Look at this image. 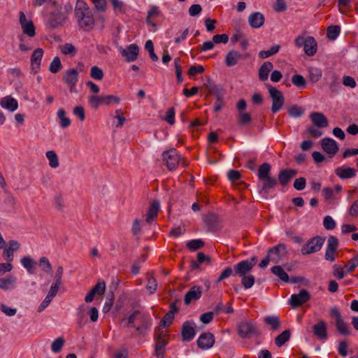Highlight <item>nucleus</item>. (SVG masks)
I'll return each mask as SVG.
<instances>
[{"mask_svg":"<svg viewBox=\"0 0 358 358\" xmlns=\"http://www.w3.org/2000/svg\"><path fill=\"white\" fill-rule=\"evenodd\" d=\"M75 14L79 26L85 31L91 30L94 25L93 15L84 0H78Z\"/></svg>","mask_w":358,"mask_h":358,"instance_id":"nucleus-1","label":"nucleus"},{"mask_svg":"<svg viewBox=\"0 0 358 358\" xmlns=\"http://www.w3.org/2000/svg\"><path fill=\"white\" fill-rule=\"evenodd\" d=\"M122 323L127 327H135L140 334H144L151 325V319L147 315L136 311L127 319H123Z\"/></svg>","mask_w":358,"mask_h":358,"instance_id":"nucleus-2","label":"nucleus"},{"mask_svg":"<svg viewBox=\"0 0 358 358\" xmlns=\"http://www.w3.org/2000/svg\"><path fill=\"white\" fill-rule=\"evenodd\" d=\"M297 48H303L304 52L308 56L314 55L317 50V42L313 36H298L294 40Z\"/></svg>","mask_w":358,"mask_h":358,"instance_id":"nucleus-3","label":"nucleus"},{"mask_svg":"<svg viewBox=\"0 0 358 358\" xmlns=\"http://www.w3.org/2000/svg\"><path fill=\"white\" fill-rule=\"evenodd\" d=\"M324 243V238L315 236L308 240L301 248V252L303 255H308L320 251Z\"/></svg>","mask_w":358,"mask_h":358,"instance_id":"nucleus-4","label":"nucleus"},{"mask_svg":"<svg viewBox=\"0 0 358 358\" xmlns=\"http://www.w3.org/2000/svg\"><path fill=\"white\" fill-rule=\"evenodd\" d=\"M257 262V257H253L250 260H243L234 266V275L242 277L250 274Z\"/></svg>","mask_w":358,"mask_h":358,"instance_id":"nucleus-5","label":"nucleus"},{"mask_svg":"<svg viewBox=\"0 0 358 358\" xmlns=\"http://www.w3.org/2000/svg\"><path fill=\"white\" fill-rule=\"evenodd\" d=\"M268 92L272 99L271 110L273 113L279 111L284 104V96L282 93L275 87L268 86Z\"/></svg>","mask_w":358,"mask_h":358,"instance_id":"nucleus-6","label":"nucleus"},{"mask_svg":"<svg viewBox=\"0 0 358 358\" xmlns=\"http://www.w3.org/2000/svg\"><path fill=\"white\" fill-rule=\"evenodd\" d=\"M163 159L169 170H174L181 162L182 158L177 150L171 148L163 152Z\"/></svg>","mask_w":358,"mask_h":358,"instance_id":"nucleus-7","label":"nucleus"},{"mask_svg":"<svg viewBox=\"0 0 358 358\" xmlns=\"http://www.w3.org/2000/svg\"><path fill=\"white\" fill-rule=\"evenodd\" d=\"M238 332L243 338H251L258 335V330L251 320L240 323L238 327Z\"/></svg>","mask_w":358,"mask_h":358,"instance_id":"nucleus-8","label":"nucleus"},{"mask_svg":"<svg viewBox=\"0 0 358 358\" xmlns=\"http://www.w3.org/2000/svg\"><path fill=\"white\" fill-rule=\"evenodd\" d=\"M44 55L42 48H38L34 50L30 58L31 73L37 74L41 70V62Z\"/></svg>","mask_w":358,"mask_h":358,"instance_id":"nucleus-9","label":"nucleus"},{"mask_svg":"<svg viewBox=\"0 0 358 358\" xmlns=\"http://www.w3.org/2000/svg\"><path fill=\"white\" fill-rule=\"evenodd\" d=\"M20 24L24 34L34 37L36 35V27L30 18L27 17L23 12H20Z\"/></svg>","mask_w":358,"mask_h":358,"instance_id":"nucleus-10","label":"nucleus"},{"mask_svg":"<svg viewBox=\"0 0 358 358\" xmlns=\"http://www.w3.org/2000/svg\"><path fill=\"white\" fill-rule=\"evenodd\" d=\"M268 255H271V260L273 263H278L283 259L287 255V247L284 243H280L270 248L268 250Z\"/></svg>","mask_w":358,"mask_h":358,"instance_id":"nucleus-11","label":"nucleus"},{"mask_svg":"<svg viewBox=\"0 0 358 358\" xmlns=\"http://www.w3.org/2000/svg\"><path fill=\"white\" fill-rule=\"evenodd\" d=\"M310 299L309 292L306 289H301L298 294L291 295L289 303L292 308H296L308 301Z\"/></svg>","mask_w":358,"mask_h":358,"instance_id":"nucleus-12","label":"nucleus"},{"mask_svg":"<svg viewBox=\"0 0 358 358\" xmlns=\"http://www.w3.org/2000/svg\"><path fill=\"white\" fill-rule=\"evenodd\" d=\"M338 239L336 237L331 236L328 238L327 245L326 251H325V255H324L326 260L331 262L335 261L336 254V251L338 249Z\"/></svg>","mask_w":358,"mask_h":358,"instance_id":"nucleus-13","label":"nucleus"},{"mask_svg":"<svg viewBox=\"0 0 358 358\" xmlns=\"http://www.w3.org/2000/svg\"><path fill=\"white\" fill-rule=\"evenodd\" d=\"M118 50L120 54L125 57L128 62L135 61L139 52V48L136 44H131L125 48L120 47Z\"/></svg>","mask_w":358,"mask_h":358,"instance_id":"nucleus-14","label":"nucleus"},{"mask_svg":"<svg viewBox=\"0 0 358 358\" xmlns=\"http://www.w3.org/2000/svg\"><path fill=\"white\" fill-rule=\"evenodd\" d=\"M215 343V337L210 332H205L201 334L197 339V345L202 350L211 348Z\"/></svg>","mask_w":358,"mask_h":358,"instance_id":"nucleus-15","label":"nucleus"},{"mask_svg":"<svg viewBox=\"0 0 358 358\" xmlns=\"http://www.w3.org/2000/svg\"><path fill=\"white\" fill-rule=\"evenodd\" d=\"M196 325L194 322L187 321L185 322L182 328V337L183 341H190L195 336Z\"/></svg>","mask_w":358,"mask_h":358,"instance_id":"nucleus-16","label":"nucleus"},{"mask_svg":"<svg viewBox=\"0 0 358 358\" xmlns=\"http://www.w3.org/2000/svg\"><path fill=\"white\" fill-rule=\"evenodd\" d=\"M314 335L320 341H326L327 339V327L324 321L320 320L315 324L313 327Z\"/></svg>","mask_w":358,"mask_h":358,"instance_id":"nucleus-17","label":"nucleus"},{"mask_svg":"<svg viewBox=\"0 0 358 358\" xmlns=\"http://www.w3.org/2000/svg\"><path fill=\"white\" fill-rule=\"evenodd\" d=\"M202 294V287L201 286H193L191 289L185 294L184 301L185 303L188 305L192 301L199 299Z\"/></svg>","mask_w":358,"mask_h":358,"instance_id":"nucleus-18","label":"nucleus"},{"mask_svg":"<svg viewBox=\"0 0 358 358\" xmlns=\"http://www.w3.org/2000/svg\"><path fill=\"white\" fill-rule=\"evenodd\" d=\"M321 146L325 152L331 155H334L338 150L336 141L331 138H323L321 141Z\"/></svg>","mask_w":358,"mask_h":358,"instance_id":"nucleus-19","label":"nucleus"},{"mask_svg":"<svg viewBox=\"0 0 358 358\" xmlns=\"http://www.w3.org/2000/svg\"><path fill=\"white\" fill-rule=\"evenodd\" d=\"M17 278L13 275H8L4 278H0V289L8 291L15 288Z\"/></svg>","mask_w":358,"mask_h":358,"instance_id":"nucleus-20","label":"nucleus"},{"mask_svg":"<svg viewBox=\"0 0 358 358\" xmlns=\"http://www.w3.org/2000/svg\"><path fill=\"white\" fill-rule=\"evenodd\" d=\"M262 183L261 189L259 193L263 194L264 198L266 199V194L270 189H273L277 185V180L275 178L268 177L260 180Z\"/></svg>","mask_w":358,"mask_h":358,"instance_id":"nucleus-21","label":"nucleus"},{"mask_svg":"<svg viewBox=\"0 0 358 358\" xmlns=\"http://www.w3.org/2000/svg\"><path fill=\"white\" fill-rule=\"evenodd\" d=\"M0 106L8 111L14 112L18 108V103L15 99L6 96L0 100Z\"/></svg>","mask_w":358,"mask_h":358,"instance_id":"nucleus-22","label":"nucleus"},{"mask_svg":"<svg viewBox=\"0 0 358 358\" xmlns=\"http://www.w3.org/2000/svg\"><path fill=\"white\" fill-rule=\"evenodd\" d=\"M310 118L314 125L317 127L324 128L328 125V120L322 113L314 112L310 115Z\"/></svg>","mask_w":358,"mask_h":358,"instance_id":"nucleus-23","label":"nucleus"},{"mask_svg":"<svg viewBox=\"0 0 358 358\" xmlns=\"http://www.w3.org/2000/svg\"><path fill=\"white\" fill-rule=\"evenodd\" d=\"M296 171L294 169H283L282 170L278 175V181L279 183L285 186L288 184L289 180L296 176Z\"/></svg>","mask_w":358,"mask_h":358,"instance_id":"nucleus-24","label":"nucleus"},{"mask_svg":"<svg viewBox=\"0 0 358 358\" xmlns=\"http://www.w3.org/2000/svg\"><path fill=\"white\" fill-rule=\"evenodd\" d=\"M248 23L251 27L258 29L264 23V16L259 12L252 13L248 17Z\"/></svg>","mask_w":358,"mask_h":358,"instance_id":"nucleus-25","label":"nucleus"},{"mask_svg":"<svg viewBox=\"0 0 358 358\" xmlns=\"http://www.w3.org/2000/svg\"><path fill=\"white\" fill-rule=\"evenodd\" d=\"M78 80V73L76 69H71L68 71L64 77V80L69 86L71 91L73 90V87H75Z\"/></svg>","mask_w":358,"mask_h":358,"instance_id":"nucleus-26","label":"nucleus"},{"mask_svg":"<svg viewBox=\"0 0 358 358\" xmlns=\"http://www.w3.org/2000/svg\"><path fill=\"white\" fill-rule=\"evenodd\" d=\"M242 55L234 50H230L226 55L225 64L227 66H234L236 65L241 59Z\"/></svg>","mask_w":358,"mask_h":358,"instance_id":"nucleus-27","label":"nucleus"},{"mask_svg":"<svg viewBox=\"0 0 358 358\" xmlns=\"http://www.w3.org/2000/svg\"><path fill=\"white\" fill-rule=\"evenodd\" d=\"M159 208L160 204L158 201H155L152 203L148 209L146 217V220L148 223H151L157 217Z\"/></svg>","mask_w":358,"mask_h":358,"instance_id":"nucleus-28","label":"nucleus"},{"mask_svg":"<svg viewBox=\"0 0 358 358\" xmlns=\"http://www.w3.org/2000/svg\"><path fill=\"white\" fill-rule=\"evenodd\" d=\"M273 65L270 62H264L259 70V78L261 80H266L269 73L272 71Z\"/></svg>","mask_w":358,"mask_h":358,"instance_id":"nucleus-29","label":"nucleus"},{"mask_svg":"<svg viewBox=\"0 0 358 358\" xmlns=\"http://www.w3.org/2000/svg\"><path fill=\"white\" fill-rule=\"evenodd\" d=\"M336 173L337 174V176L339 178L345 179V178H351L354 177L356 174V171L352 168H350V167L345 168V167L341 166V167H338V169H336Z\"/></svg>","mask_w":358,"mask_h":358,"instance_id":"nucleus-30","label":"nucleus"},{"mask_svg":"<svg viewBox=\"0 0 358 358\" xmlns=\"http://www.w3.org/2000/svg\"><path fill=\"white\" fill-rule=\"evenodd\" d=\"M45 157L48 160L49 166L52 169L59 166V161L57 154L54 150H48L45 152Z\"/></svg>","mask_w":358,"mask_h":358,"instance_id":"nucleus-31","label":"nucleus"},{"mask_svg":"<svg viewBox=\"0 0 358 358\" xmlns=\"http://www.w3.org/2000/svg\"><path fill=\"white\" fill-rule=\"evenodd\" d=\"M272 273L276 275L280 280L284 282H289V278L287 273L285 271L283 268L280 266H273L271 269Z\"/></svg>","mask_w":358,"mask_h":358,"instance_id":"nucleus-32","label":"nucleus"},{"mask_svg":"<svg viewBox=\"0 0 358 358\" xmlns=\"http://www.w3.org/2000/svg\"><path fill=\"white\" fill-rule=\"evenodd\" d=\"M105 95L94 94L88 97V102L92 108L97 109L101 105H104Z\"/></svg>","mask_w":358,"mask_h":358,"instance_id":"nucleus-33","label":"nucleus"},{"mask_svg":"<svg viewBox=\"0 0 358 358\" xmlns=\"http://www.w3.org/2000/svg\"><path fill=\"white\" fill-rule=\"evenodd\" d=\"M264 322L273 331L278 330L280 327V320L276 315L267 316L264 317Z\"/></svg>","mask_w":358,"mask_h":358,"instance_id":"nucleus-34","label":"nucleus"},{"mask_svg":"<svg viewBox=\"0 0 358 358\" xmlns=\"http://www.w3.org/2000/svg\"><path fill=\"white\" fill-rule=\"evenodd\" d=\"M21 265L27 270L28 273H33L32 269L36 262L29 256H24L20 259Z\"/></svg>","mask_w":358,"mask_h":358,"instance_id":"nucleus-35","label":"nucleus"},{"mask_svg":"<svg viewBox=\"0 0 358 358\" xmlns=\"http://www.w3.org/2000/svg\"><path fill=\"white\" fill-rule=\"evenodd\" d=\"M271 169V167L268 163L265 162L259 166L257 172V176L259 180H262L264 178L270 177Z\"/></svg>","mask_w":358,"mask_h":358,"instance_id":"nucleus-36","label":"nucleus"},{"mask_svg":"<svg viewBox=\"0 0 358 358\" xmlns=\"http://www.w3.org/2000/svg\"><path fill=\"white\" fill-rule=\"evenodd\" d=\"M169 343L167 334L165 332H160L156 336V345L155 348L158 349H164L166 345Z\"/></svg>","mask_w":358,"mask_h":358,"instance_id":"nucleus-37","label":"nucleus"},{"mask_svg":"<svg viewBox=\"0 0 358 358\" xmlns=\"http://www.w3.org/2000/svg\"><path fill=\"white\" fill-rule=\"evenodd\" d=\"M60 50L62 54H64L65 55L72 56V57L75 56L77 52V50H76V47L72 43H66L61 45Z\"/></svg>","mask_w":358,"mask_h":358,"instance_id":"nucleus-38","label":"nucleus"},{"mask_svg":"<svg viewBox=\"0 0 358 358\" xmlns=\"http://www.w3.org/2000/svg\"><path fill=\"white\" fill-rule=\"evenodd\" d=\"M336 327L338 331L344 336H348L350 334V329L348 324L344 322L343 319L336 321Z\"/></svg>","mask_w":358,"mask_h":358,"instance_id":"nucleus-39","label":"nucleus"},{"mask_svg":"<svg viewBox=\"0 0 358 358\" xmlns=\"http://www.w3.org/2000/svg\"><path fill=\"white\" fill-rule=\"evenodd\" d=\"M322 77V71L315 67H310L308 69V78L313 83H317Z\"/></svg>","mask_w":358,"mask_h":358,"instance_id":"nucleus-40","label":"nucleus"},{"mask_svg":"<svg viewBox=\"0 0 358 358\" xmlns=\"http://www.w3.org/2000/svg\"><path fill=\"white\" fill-rule=\"evenodd\" d=\"M57 117L60 120V126L66 128L71 124V120L66 116V112L63 108H59L57 111Z\"/></svg>","mask_w":358,"mask_h":358,"instance_id":"nucleus-41","label":"nucleus"},{"mask_svg":"<svg viewBox=\"0 0 358 358\" xmlns=\"http://www.w3.org/2000/svg\"><path fill=\"white\" fill-rule=\"evenodd\" d=\"M280 48L279 45H273L270 49L267 50H262L259 52V57L262 59L268 58L272 55L276 54Z\"/></svg>","mask_w":358,"mask_h":358,"instance_id":"nucleus-42","label":"nucleus"},{"mask_svg":"<svg viewBox=\"0 0 358 358\" xmlns=\"http://www.w3.org/2000/svg\"><path fill=\"white\" fill-rule=\"evenodd\" d=\"M290 337V332L289 330H285L280 335H278L275 339V345L278 347L283 345L285 342H287Z\"/></svg>","mask_w":358,"mask_h":358,"instance_id":"nucleus-43","label":"nucleus"},{"mask_svg":"<svg viewBox=\"0 0 358 358\" xmlns=\"http://www.w3.org/2000/svg\"><path fill=\"white\" fill-rule=\"evenodd\" d=\"M90 76L94 80H101L103 78V70L97 66H93L90 69Z\"/></svg>","mask_w":358,"mask_h":358,"instance_id":"nucleus-44","label":"nucleus"},{"mask_svg":"<svg viewBox=\"0 0 358 358\" xmlns=\"http://www.w3.org/2000/svg\"><path fill=\"white\" fill-rule=\"evenodd\" d=\"M120 103V98L115 95H105L104 105L106 106L118 105Z\"/></svg>","mask_w":358,"mask_h":358,"instance_id":"nucleus-45","label":"nucleus"},{"mask_svg":"<svg viewBox=\"0 0 358 358\" xmlns=\"http://www.w3.org/2000/svg\"><path fill=\"white\" fill-rule=\"evenodd\" d=\"M341 190L340 187H336V189L332 188H324L322 190V194L327 200H332L335 198V194Z\"/></svg>","mask_w":358,"mask_h":358,"instance_id":"nucleus-46","label":"nucleus"},{"mask_svg":"<svg viewBox=\"0 0 358 358\" xmlns=\"http://www.w3.org/2000/svg\"><path fill=\"white\" fill-rule=\"evenodd\" d=\"M241 278V282L245 287V289H248L251 288L255 284V278L250 275H243Z\"/></svg>","mask_w":358,"mask_h":358,"instance_id":"nucleus-47","label":"nucleus"},{"mask_svg":"<svg viewBox=\"0 0 358 358\" xmlns=\"http://www.w3.org/2000/svg\"><path fill=\"white\" fill-rule=\"evenodd\" d=\"M159 13L160 10L157 6H151L148 13V17L146 20L147 22L152 25H155V24L152 22L151 19L157 16L159 14Z\"/></svg>","mask_w":358,"mask_h":358,"instance_id":"nucleus-48","label":"nucleus"},{"mask_svg":"<svg viewBox=\"0 0 358 358\" xmlns=\"http://www.w3.org/2000/svg\"><path fill=\"white\" fill-rule=\"evenodd\" d=\"M61 67L60 59L58 57H55L50 64L49 70L51 73H56L60 70Z\"/></svg>","mask_w":358,"mask_h":358,"instance_id":"nucleus-49","label":"nucleus"},{"mask_svg":"<svg viewBox=\"0 0 358 358\" xmlns=\"http://www.w3.org/2000/svg\"><path fill=\"white\" fill-rule=\"evenodd\" d=\"M115 12L123 13L126 10V7L124 2L121 0H110Z\"/></svg>","mask_w":358,"mask_h":358,"instance_id":"nucleus-50","label":"nucleus"},{"mask_svg":"<svg viewBox=\"0 0 358 358\" xmlns=\"http://www.w3.org/2000/svg\"><path fill=\"white\" fill-rule=\"evenodd\" d=\"M39 266L41 269L46 272L50 273L52 271V266L50 264V261L45 257H42L39 259Z\"/></svg>","mask_w":358,"mask_h":358,"instance_id":"nucleus-51","label":"nucleus"},{"mask_svg":"<svg viewBox=\"0 0 358 358\" xmlns=\"http://www.w3.org/2000/svg\"><path fill=\"white\" fill-rule=\"evenodd\" d=\"M64 344V339L62 337L55 339L51 345V349L53 352L57 353L60 352Z\"/></svg>","mask_w":358,"mask_h":358,"instance_id":"nucleus-52","label":"nucleus"},{"mask_svg":"<svg viewBox=\"0 0 358 358\" xmlns=\"http://www.w3.org/2000/svg\"><path fill=\"white\" fill-rule=\"evenodd\" d=\"M175 313L176 309L173 308L172 310H171L164 315L162 320L161 321V324L163 325L164 327L169 325L174 318Z\"/></svg>","mask_w":358,"mask_h":358,"instance_id":"nucleus-53","label":"nucleus"},{"mask_svg":"<svg viewBox=\"0 0 358 358\" xmlns=\"http://www.w3.org/2000/svg\"><path fill=\"white\" fill-rule=\"evenodd\" d=\"M340 27L338 26H330L327 29V37L329 39H336L340 34Z\"/></svg>","mask_w":358,"mask_h":358,"instance_id":"nucleus-54","label":"nucleus"},{"mask_svg":"<svg viewBox=\"0 0 358 358\" xmlns=\"http://www.w3.org/2000/svg\"><path fill=\"white\" fill-rule=\"evenodd\" d=\"M358 266V260L354 257L349 262L348 264L343 266L345 273H350Z\"/></svg>","mask_w":358,"mask_h":358,"instance_id":"nucleus-55","label":"nucleus"},{"mask_svg":"<svg viewBox=\"0 0 358 358\" xmlns=\"http://www.w3.org/2000/svg\"><path fill=\"white\" fill-rule=\"evenodd\" d=\"M292 81L294 85L299 87H303L306 85L305 78L299 74L294 75L292 77Z\"/></svg>","mask_w":358,"mask_h":358,"instance_id":"nucleus-56","label":"nucleus"},{"mask_svg":"<svg viewBox=\"0 0 358 358\" xmlns=\"http://www.w3.org/2000/svg\"><path fill=\"white\" fill-rule=\"evenodd\" d=\"M324 227L327 230H331L335 228L336 222L334 219L329 216H325L323 220Z\"/></svg>","mask_w":358,"mask_h":358,"instance_id":"nucleus-57","label":"nucleus"},{"mask_svg":"<svg viewBox=\"0 0 358 358\" xmlns=\"http://www.w3.org/2000/svg\"><path fill=\"white\" fill-rule=\"evenodd\" d=\"M347 274L348 273H345V270L343 268V266L338 265L334 266V275L336 278L339 280L343 279Z\"/></svg>","mask_w":358,"mask_h":358,"instance_id":"nucleus-58","label":"nucleus"},{"mask_svg":"<svg viewBox=\"0 0 358 358\" xmlns=\"http://www.w3.org/2000/svg\"><path fill=\"white\" fill-rule=\"evenodd\" d=\"M92 290L95 295H102L106 290V283L103 281L99 282Z\"/></svg>","mask_w":358,"mask_h":358,"instance_id":"nucleus-59","label":"nucleus"},{"mask_svg":"<svg viewBox=\"0 0 358 358\" xmlns=\"http://www.w3.org/2000/svg\"><path fill=\"white\" fill-rule=\"evenodd\" d=\"M289 115L293 117H299L303 113V110L297 106H292L288 112Z\"/></svg>","mask_w":358,"mask_h":358,"instance_id":"nucleus-60","label":"nucleus"},{"mask_svg":"<svg viewBox=\"0 0 358 358\" xmlns=\"http://www.w3.org/2000/svg\"><path fill=\"white\" fill-rule=\"evenodd\" d=\"M61 285L62 284H59V283L53 282L50 287V289H49L47 295L53 299L55 297V296L57 295Z\"/></svg>","mask_w":358,"mask_h":358,"instance_id":"nucleus-61","label":"nucleus"},{"mask_svg":"<svg viewBox=\"0 0 358 358\" xmlns=\"http://www.w3.org/2000/svg\"><path fill=\"white\" fill-rule=\"evenodd\" d=\"M73 114L77 116L80 121H84L85 119V110L83 106H77L73 110Z\"/></svg>","mask_w":358,"mask_h":358,"instance_id":"nucleus-62","label":"nucleus"},{"mask_svg":"<svg viewBox=\"0 0 358 358\" xmlns=\"http://www.w3.org/2000/svg\"><path fill=\"white\" fill-rule=\"evenodd\" d=\"M164 120L169 124L173 125L175 123V110L173 108L169 109Z\"/></svg>","mask_w":358,"mask_h":358,"instance_id":"nucleus-63","label":"nucleus"},{"mask_svg":"<svg viewBox=\"0 0 358 358\" xmlns=\"http://www.w3.org/2000/svg\"><path fill=\"white\" fill-rule=\"evenodd\" d=\"M128 350L125 348L117 350L111 358H127Z\"/></svg>","mask_w":358,"mask_h":358,"instance_id":"nucleus-64","label":"nucleus"}]
</instances>
